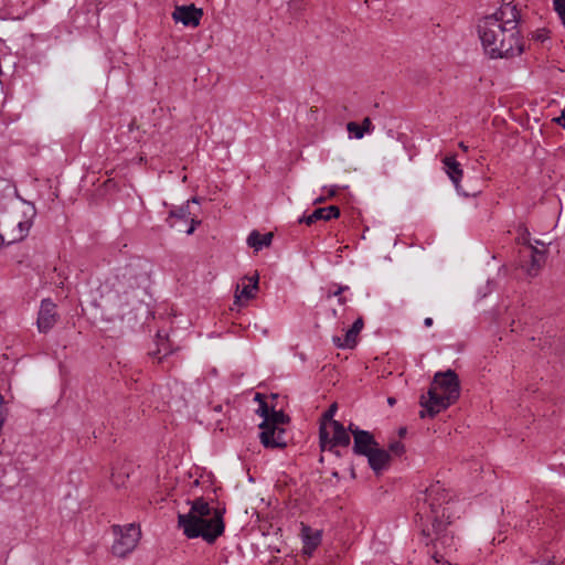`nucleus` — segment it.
I'll list each match as a JSON object with an SVG mask.
<instances>
[{
    "label": "nucleus",
    "mask_w": 565,
    "mask_h": 565,
    "mask_svg": "<svg viewBox=\"0 0 565 565\" xmlns=\"http://www.w3.org/2000/svg\"><path fill=\"white\" fill-rule=\"evenodd\" d=\"M520 14L516 6L505 3L494 13L481 18L478 35L486 55L490 58H508L523 52V41L518 30Z\"/></svg>",
    "instance_id": "1"
},
{
    "label": "nucleus",
    "mask_w": 565,
    "mask_h": 565,
    "mask_svg": "<svg viewBox=\"0 0 565 565\" xmlns=\"http://www.w3.org/2000/svg\"><path fill=\"white\" fill-rule=\"evenodd\" d=\"M178 526L188 539L201 537L213 544L225 530L223 511L212 508L203 498H196L188 513L178 515Z\"/></svg>",
    "instance_id": "2"
},
{
    "label": "nucleus",
    "mask_w": 565,
    "mask_h": 565,
    "mask_svg": "<svg viewBox=\"0 0 565 565\" xmlns=\"http://www.w3.org/2000/svg\"><path fill=\"white\" fill-rule=\"evenodd\" d=\"M145 281V275L138 266L128 264L108 277L99 286L102 306L110 310H121L130 302L131 295Z\"/></svg>",
    "instance_id": "3"
},
{
    "label": "nucleus",
    "mask_w": 565,
    "mask_h": 565,
    "mask_svg": "<svg viewBox=\"0 0 565 565\" xmlns=\"http://www.w3.org/2000/svg\"><path fill=\"white\" fill-rule=\"evenodd\" d=\"M427 394L428 398L424 399L423 396L420 401L423 411L419 415L422 418L435 416L459 398L460 383L455 371L447 370L436 373Z\"/></svg>",
    "instance_id": "4"
},
{
    "label": "nucleus",
    "mask_w": 565,
    "mask_h": 565,
    "mask_svg": "<svg viewBox=\"0 0 565 565\" xmlns=\"http://www.w3.org/2000/svg\"><path fill=\"white\" fill-rule=\"evenodd\" d=\"M449 502V494L440 482L430 484L420 497L417 498L416 515L422 521L430 523L431 527H440L444 521L449 520L446 516V508L444 507Z\"/></svg>",
    "instance_id": "5"
},
{
    "label": "nucleus",
    "mask_w": 565,
    "mask_h": 565,
    "mask_svg": "<svg viewBox=\"0 0 565 565\" xmlns=\"http://www.w3.org/2000/svg\"><path fill=\"white\" fill-rule=\"evenodd\" d=\"M288 417L282 411L273 409L266 422L259 425L262 444L267 448H280L286 446L285 429L280 425L287 422Z\"/></svg>",
    "instance_id": "6"
},
{
    "label": "nucleus",
    "mask_w": 565,
    "mask_h": 565,
    "mask_svg": "<svg viewBox=\"0 0 565 565\" xmlns=\"http://www.w3.org/2000/svg\"><path fill=\"white\" fill-rule=\"evenodd\" d=\"M113 534L115 536L111 553L117 557H125L130 554L140 540V529L134 523L126 525H113Z\"/></svg>",
    "instance_id": "7"
},
{
    "label": "nucleus",
    "mask_w": 565,
    "mask_h": 565,
    "mask_svg": "<svg viewBox=\"0 0 565 565\" xmlns=\"http://www.w3.org/2000/svg\"><path fill=\"white\" fill-rule=\"evenodd\" d=\"M319 441L322 451H333L337 446L348 447L351 438L343 425L338 420H331V426L328 427L322 423L319 428Z\"/></svg>",
    "instance_id": "8"
},
{
    "label": "nucleus",
    "mask_w": 565,
    "mask_h": 565,
    "mask_svg": "<svg viewBox=\"0 0 565 565\" xmlns=\"http://www.w3.org/2000/svg\"><path fill=\"white\" fill-rule=\"evenodd\" d=\"M191 203H199L196 198L186 201L181 206L174 207L169 212V216L167 217V224L171 228H175L178 232L185 233L188 235L193 234L196 226L201 223L190 211Z\"/></svg>",
    "instance_id": "9"
},
{
    "label": "nucleus",
    "mask_w": 565,
    "mask_h": 565,
    "mask_svg": "<svg viewBox=\"0 0 565 565\" xmlns=\"http://www.w3.org/2000/svg\"><path fill=\"white\" fill-rule=\"evenodd\" d=\"M449 521H444L440 527H431L436 537L433 540L431 557L437 564H445L446 556L457 550L455 537L447 532Z\"/></svg>",
    "instance_id": "10"
},
{
    "label": "nucleus",
    "mask_w": 565,
    "mask_h": 565,
    "mask_svg": "<svg viewBox=\"0 0 565 565\" xmlns=\"http://www.w3.org/2000/svg\"><path fill=\"white\" fill-rule=\"evenodd\" d=\"M32 226L31 218L19 221H6L0 225V238L2 244H13L23 241L30 232Z\"/></svg>",
    "instance_id": "11"
},
{
    "label": "nucleus",
    "mask_w": 565,
    "mask_h": 565,
    "mask_svg": "<svg viewBox=\"0 0 565 565\" xmlns=\"http://www.w3.org/2000/svg\"><path fill=\"white\" fill-rule=\"evenodd\" d=\"M536 245H530L523 253L524 256L530 257V262L524 264L523 267L529 276H536L546 260L545 244L539 239L534 241Z\"/></svg>",
    "instance_id": "12"
},
{
    "label": "nucleus",
    "mask_w": 565,
    "mask_h": 565,
    "mask_svg": "<svg viewBox=\"0 0 565 565\" xmlns=\"http://www.w3.org/2000/svg\"><path fill=\"white\" fill-rule=\"evenodd\" d=\"M349 430L353 436L354 454L360 456H366L377 446L374 436L370 431L360 429L358 426L353 424H350Z\"/></svg>",
    "instance_id": "13"
},
{
    "label": "nucleus",
    "mask_w": 565,
    "mask_h": 565,
    "mask_svg": "<svg viewBox=\"0 0 565 565\" xmlns=\"http://www.w3.org/2000/svg\"><path fill=\"white\" fill-rule=\"evenodd\" d=\"M203 15L202 9H198L194 4L177 6L172 12V19L182 23L184 26L196 28L200 25Z\"/></svg>",
    "instance_id": "14"
},
{
    "label": "nucleus",
    "mask_w": 565,
    "mask_h": 565,
    "mask_svg": "<svg viewBox=\"0 0 565 565\" xmlns=\"http://www.w3.org/2000/svg\"><path fill=\"white\" fill-rule=\"evenodd\" d=\"M322 530H315L311 526L300 523V540L302 543V554L306 556H311L313 552L318 548L322 541Z\"/></svg>",
    "instance_id": "15"
},
{
    "label": "nucleus",
    "mask_w": 565,
    "mask_h": 565,
    "mask_svg": "<svg viewBox=\"0 0 565 565\" xmlns=\"http://www.w3.org/2000/svg\"><path fill=\"white\" fill-rule=\"evenodd\" d=\"M56 306L51 299H43L41 301L39 315H38V329L42 333L50 331L56 323Z\"/></svg>",
    "instance_id": "16"
},
{
    "label": "nucleus",
    "mask_w": 565,
    "mask_h": 565,
    "mask_svg": "<svg viewBox=\"0 0 565 565\" xmlns=\"http://www.w3.org/2000/svg\"><path fill=\"white\" fill-rule=\"evenodd\" d=\"M444 168L450 180L452 181L456 190L465 196L477 195L481 192V188L473 190L472 192H468L462 189L460 185V180L462 178V170L460 168V163L454 157H446L443 160Z\"/></svg>",
    "instance_id": "17"
},
{
    "label": "nucleus",
    "mask_w": 565,
    "mask_h": 565,
    "mask_svg": "<svg viewBox=\"0 0 565 565\" xmlns=\"http://www.w3.org/2000/svg\"><path fill=\"white\" fill-rule=\"evenodd\" d=\"M340 216V209L337 205H329L326 207L316 209L311 214L303 215L298 220L299 223L312 225L317 221H330Z\"/></svg>",
    "instance_id": "18"
},
{
    "label": "nucleus",
    "mask_w": 565,
    "mask_h": 565,
    "mask_svg": "<svg viewBox=\"0 0 565 565\" xmlns=\"http://www.w3.org/2000/svg\"><path fill=\"white\" fill-rule=\"evenodd\" d=\"M364 322L363 319L360 317L358 318L352 327L347 331L343 340L341 338H334V343L339 348L343 349H352L356 345V339L361 330L363 329Z\"/></svg>",
    "instance_id": "19"
},
{
    "label": "nucleus",
    "mask_w": 565,
    "mask_h": 565,
    "mask_svg": "<svg viewBox=\"0 0 565 565\" xmlns=\"http://www.w3.org/2000/svg\"><path fill=\"white\" fill-rule=\"evenodd\" d=\"M248 284L243 282L237 285L235 292V305H243V301H248L255 297V292L258 289V277L246 278Z\"/></svg>",
    "instance_id": "20"
},
{
    "label": "nucleus",
    "mask_w": 565,
    "mask_h": 565,
    "mask_svg": "<svg viewBox=\"0 0 565 565\" xmlns=\"http://www.w3.org/2000/svg\"><path fill=\"white\" fill-rule=\"evenodd\" d=\"M370 467L375 473H380L388 466L391 456L390 454L377 446L366 455Z\"/></svg>",
    "instance_id": "21"
},
{
    "label": "nucleus",
    "mask_w": 565,
    "mask_h": 565,
    "mask_svg": "<svg viewBox=\"0 0 565 565\" xmlns=\"http://www.w3.org/2000/svg\"><path fill=\"white\" fill-rule=\"evenodd\" d=\"M273 236V233L262 235L259 232L253 231L247 237V245L255 252H259L263 248L270 246Z\"/></svg>",
    "instance_id": "22"
},
{
    "label": "nucleus",
    "mask_w": 565,
    "mask_h": 565,
    "mask_svg": "<svg viewBox=\"0 0 565 565\" xmlns=\"http://www.w3.org/2000/svg\"><path fill=\"white\" fill-rule=\"evenodd\" d=\"M255 401L259 403V407L257 409V414L263 417V422H266L271 414L274 408H269L266 401L262 397L259 393L256 394Z\"/></svg>",
    "instance_id": "23"
},
{
    "label": "nucleus",
    "mask_w": 565,
    "mask_h": 565,
    "mask_svg": "<svg viewBox=\"0 0 565 565\" xmlns=\"http://www.w3.org/2000/svg\"><path fill=\"white\" fill-rule=\"evenodd\" d=\"M516 241L519 244L524 245L526 248L532 245L530 241V232L525 226H519Z\"/></svg>",
    "instance_id": "24"
},
{
    "label": "nucleus",
    "mask_w": 565,
    "mask_h": 565,
    "mask_svg": "<svg viewBox=\"0 0 565 565\" xmlns=\"http://www.w3.org/2000/svg\"><path fill=\"white\" fill-rule=\"evenodd\" d=\"M347 129H348L349 134L353 135V137L356 139H362L364 137L365 132H364L363 127H361L359 124H356L354 121L348 122Z\"/></svg>",
    "instance_id": "25"
},
{
    "label": "nucleus",
    "mask_w": 565,
    "mask_h": 565,
    "mask_svg": "<svg viewBox=\"0 0 565 565\" xmlns=\"http://www.w3.org/2000/svg\"><path fill=\"white\" fill-rule=\"evenodd\" d=\"M335 412H337V404H332L329 407V409L323 413L322 418L324 422H329V424L327 425L328 427L331 426V420H334L333 416L335 415Z\"/></svg>",
    "instance_id": "26"
},
{
    "label": "nucleus",
    "mask_w": 565,
    "mask_h": 565,
    "mask_svg": "<svg viewBox=\"0 0 565 565\" xmlns=\"http://www.w3.org/2000/svg\"><path fill=\"white\" fill-rule=\"evenodd\" d=\"M388 448H390V451L395 455H402L405 450V447L401 441L391 443Z\"/></svg>",
    "instance_id": "27"
},
{
    "label": "nucleus",
    "mask_w": 565,
    "mask_h": 565,
    "mask_svg": "<svg viewBox=\"0 0 565 565\" xmlns=\"http://www.w3.org/2000/svg\"><path fill=\"white\" fill-rule=\"evenodd\" d=\"M349 287L348 286H338L335 290H329L328 292V297H341L342 294L348 290Z\"/></svg>",
    "instance_id": "28"
},
{
    "label": "nucleus",
    "mask_w": 565,
    "mask_h": 565,
    "mask_svg": "<svg viewBox=\"0 0 565 565\" xmlns=\"http://www.w3.org/2000/svg\"><path fill=\"white\" fill-rule=\"evenodd\" d=\"M323 191H327L328 198H333L339 190V185H330V186H323Z\"/></svg>",
    "instance_id": "29"
},
{
    "label": "nucleus",
    "mask_w": 565,
    "mask_h": 565,
    "mask_svg": "<svg viewBox=\"0 0 565 565\" xmlns=\"http://www.w3.org/2000/svg\"><path fill=\"white\" fill-rule=\"evenodd\" d=\"M360 126L363 127L364 132H370L373 129L372 121L369 117L364 118Z\"/></svg>",
    "instance_id": "30"
},
{
    "label": "nucleus",
    "mask_w": 565,
    "mask_h": 565,
    "mask_svg": "<svg viewBox=\"0 0 565 565\" xmlns=\"http://www.w3.org/2000/svg\"><path fill=\"white\" fill-rule=\"evenodd\" d=\"M559 126H562L565 129V115H561L559 117L554 119Z\"/></svg>",
    "instance_id": "31"
},
{
    "label": "nucleus",
    "mask_w": 565,
    "mask_h": 565,
    "mask_svg": "<svg viewBox=\"0 0 565 565\" xmlns=\"http://www.w3.org/2000/svg\"><path fill=\"white\" fill-rule=\"evenodd\" d=\"M433 323H434L433 318L427 317V318H425V319H424V326H425V327L429 328V327H431V326H433Z\"/></svg>",
    "instance_id": "32"
},
{
    "label": "nucleus",
    "mask_w": 565,
    "mask_h": 565,
    "mask_svg": "<svg viewBox=\"0 0 565 565\" xmlns=\"http://www.w3.org/2000/svg\"><path fill=\"white\" fill-rule=\"evenodd\" d=\"M347 301H348V299L344 296H341V297L338 298L339 305H344V303H347Z\"/></svg>",
    "instance_id": "33"
},
{
    "label": "nucleus",
    "mask_w": 565,
    "mask_h": 565,
    "mask_svg": "<svg viewBox=\"0 0 565 565\" xmlns=\"http://www.w3.org/2000/svg\"><path fill=\"white\" fill-rule=\"evenodd\" d=\"M324 200H326V199H324V196H319V198H317V199L315 200V203H321V202H323Z\"/></svg>",
    "instance_id": "34"
},
{
    "label": "nucleus",
    "mask_w": 565,
    "mask_h": 565,
    "mask_svg": "<svg viewBox=\"0 0 565 565\" xmlns=\"http://www.w3.org/2000/svg\"><path fill=\"white\" fill-rule=\"evenodd\" d=\"M459 147H460L463 151H467V150H468V147H467L463 142H460V143H459Z\"/></svg>",
    "instance_id": "35"
},
{
    "label": "nucleus",
    "mask_w": 565,
    "mask_h": 565,
    "mask_svg": "<svg viewBox=\"0 0 565 565\" xmlns=\"http://www.w3.org/2000/svg\"><path fill=\"white\" fill-rule=\"evenodd\" d=\"M387 402H388L390 405H394L395 404V398L394 397H388Z\"/></svg>",
    "instance_id": "36"
},
{
    "label": "nucleus",
    "mask_w": 565,
    "mask_h": 565,
    "mask_svg": "<svg viewBox=\"0 0 565 565\" xmlns=\"http://www.w3.org/2000/svg\"><path fill=\"white\" fill-rule=\"evenodd\" d=\"M406 433V429L405 428H401L399 429V435H404Z\"/></svg>",
    "instance_id": "37"
},
{
    "label": "nucleus",
    "mask_w": 565,
    "mask_h": 565,
    "mask_svg": "<svg viewBox=\"0 0 565 565\" xmlns=\"http://www.w3.org/2000/svg\"><path fill=\"white\" fill-rule=\"evenodd\" d=\"M35 215V211H34V207H32V216Z\"/></svg>",
    "instance_id": "38"
},
{
    "label": "nucleus",
    "mask_w": 565,
    "mask_h": 565,
    "mask_svg": "<svg viewBox=\"0 0 565 565\" xmlns=\"http://www.w3.org/2000/svg\"><path fill=\"white\" fill-rule=\"evenodd\" d=\"M547 565H552V563H551V562H548V564H547Z\"/></svg>",
    "instance_id": "39"
}]
</instances>
